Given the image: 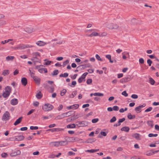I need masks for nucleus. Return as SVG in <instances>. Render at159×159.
Segmentation results:
<instances>
[{
    "label": "nucleus",
    "instance_id": "nucleus-1",
    "mask_svg": "<svg viewBox=\"0 0 159 159\" xmlns=\"http://www.w3.org/2000/svg\"><path fill=\"white\" fill-rule=\"evenodd\" d=\"M33 46L30 44H20L17 46L16 47H11V48L14 49H24L27 48H31Z\"/></svg>",
    "mask_w": 159,
    "mask_h": 159
},
{
    "label": "nucleus",
    "instance_id": "nucleus-2",
    "mask_svg": "<svg viewBox=\"0 0 159 159\" xmlns=\"http://www.w3.org/2000/svg\"><path fill=\"white\" fill-rule=\"evenodd\" d=\"M4 89L5 91L3 92L2 96L4 98H7L11 92V88L10 86H7L5 87Z\"/></svg>",
    "mask_w": 159,
    "mask_h": 159
},
{
    "label": "nucleus",
    "instance_id": "nucleus-3",
    "mask_svg": "<svg viewBox=\"0 0 159 159\" xmlns=\"http://www.w3.org/2000/svg\"><path fill=\"white\" fill-rule=\"evenodd\" d=\"M44 66L43 65H40L36 66H35V69H37L38 71L40 73H46L47 72V69L46 68H43Z\"/></svg>",
    "mask_w": 159,
    "mask_h": 159
},
{
    "label": "nucleus",
    "instance_id": "nucleus-4",
    "mask_svg": "<svg viewBox=\"0 0 159 159\" xmlns=\"http://www.w3.org/2000/svg\"><path fill=\"white\" fill-rule=\"evenodd\" d=\"M53 108L52 105L50 104H45L42 107L43 109L45 111H49L52 110Z\"/></svg>",
    "mask_w": 159,
    "mask_h": 159
},
{
    "label": "nucleus",
    "instance_id": "nucleus-5",
    "mask_svg": "<svg viewBox=\"0 0 159 159\" xmlns=\"http://www.w3.org/2000/svg\"><path fill=\"white\" fill-rule=\"evenodd\" d=\"M10 117V114L8 111H6L3 115L2 120L6 121L9 120Z\"/></svg>",
    "mask_w": 159,
    "mask_h": 159
},
{
    "label": "nucleus",
    "instance_id": "nucleus-6",
    "mask_svg": "<svg viewBox=\"0 0 159 159\" xmlns=\"http://www.w3.org/2000/svg\"><path fill=\"white\" fill-rule=\"evenodd\" d=\"M36 83L38 85L40 84V79L36 76H33V78Z\"/></svg>",
    "mask_w": 159,
    "mask_h": 159
},
{
    "label": "nucleus",
    "instance_id": "nucleus-7",
    "mask_svg": "<svg viewBox=\"0 0 159 159\" xmlns=\"http://www.w3.org/2000/svg\"><path fill=\"white\" fill-rule=\"evenodd\" d=\"M79 107V104H74L72 105L68 106L67 107V109H76L78 108Z\"/></svg>",
    "mask_w": 159,
    "mask_h": 159
},
{
    "label": "nucleus",
    "instance_id": "nucleus-8",
    "mask_svg": "<svg viewBox=\"0 0 159 159\" xmlns=\"http://www.w3.org/2000/svg\"><path fill=\"white\" fill-rule=\"evenodd\" d=\"M24 30L28 33H31L35 31L34 29L32 28H26L24 29Z\"/></svg>",
    "mask_w": 159,
    "mask_h": 159
},
{
    "label": "nucleus",
    "instance_id": "nucleus-9",
    "mask_svg": "<svg viewBox=\"0 0 159 159\" xmlns=\"http://www.w3.org/2000/svg\"><path fill=\"white\" fill-rule=\"evenodd\" d=\"M21 82L23 85L25 86L27 84V79L26 78H22L21 80Z\"/></svg>",
    "mask_w": 159,
    "mask_h": 159
},
{
    "label": "nucleus",
    "instance_id": "nucleus-10",
    "mask_svg": "<svg viewBox=\"0 0 159 159\" xmlns=\"http://www.w3.org/2000/svg\"><path fill=\"white\" fill-rule=\"evenodd\" d=\"M18 100L16 98H13L11 100V104L12 105H16L18 103Z\"/></svg>",
    "mask_w": 159,
    "mask_h": 159
},
{
    "label": "nucleus",
    "instance_id": "nucleus-11",
    "mask_svg": "<svg viewBox=\"0 0 159 159\" xmlns=\"http://www.w3.org/2000/svg\"><path fill=\"white\" fill-rule=\"evenodd\" d=\"M20 150H18L16 152H14L11 153L10 155L12 157L15 156L17 155L20 154Z\"/></svg>",
    "mask_w": 159,
    "mask_h": 159
},
{
    "label": "nucleus",
    "instance_id": "nucleus-12",
    "mask_svg": "<svg viewBox=\"0 0 159 159\" xmlns=\"http://www.w3.org/2000/svg\"><path fill=\"white\" fill-rule=\"evenodd\" d=\"M49 145L51 147H58L59 146L58 141L51 142L49 143Z\"/></svg>",
    "mask_w": 159,
    "mask_h": 159
},
{
    "label": "nucleus",
    "instance_id": "nucleus-13",
    "mask_svg": "<svg viewBox=\"0 0 159 159\" xmlns=\"http://www.w3.org/2000/svg\"><path fill=\"white\" fill-rule=\"evenodd\" d=\"M65 117H66V116L65 115V114L64 113L57 116L56 117L55 119H61Z\"/></svg>",
    "mask_w": 159,
    "mask_h": 159
},
{
    "label": "nucleus",
    "instance_id": "nucleus-14",
    "mask_svg": "<svg viewBox=\"0 0 159 159\" xmlns=\"http://www.w3.org/2000/svg\"><path fill=\"white\" fill-rule=\"evenodd\" d=\"M25 138L24 136L23 135H20L16 137L15 140L20 141L23 140Z\"/></svg>",
    "mask_w": 159,
    "mask_h": 159
},
{
    "label": "nucleus",
    "instance_id": "nucleus-15",
    "mask_svg": "<svg viewBox=\"0 0 159 159\" xmlns=\"http://www.w3.org/2000/svg\"><path fill=\"white\" fill-rule=\"evenodd\" d=\"M96 139L93 138H91L88 139L86 141V142L87 143H92L95 142Z\"/></svg>",
    "mask_w": 159,
    "mask_h": 159
},
{
    "label": "nucleus",
    "instance_id": "nucleus-16",
    "mask_svg": "<svg viewBox=\"0 0 159 159\" xmlns=\"http://www.w3.org/2000/svg\"><path fill=\"white\" fill-rule=\"evenodd\" d=\"M36 44L39 46H43L46 43L43 41H39L36 43Z\"/></svg>",
    "mask_w": 159,
    "mask_h": 159
},
{
    "label": "nucleus",
    "instance_id": "nucleus-17",
    "mask_svg": "<svg viewBox=\"0 0 159 159\" xmlns=\"http://www.w3.org/2000/svg\"><path fill=\"white\" fill-rule=\"evenodd\" d=\"M23 117L22 116L19 117L18 119L16 121L14 122V125H16L19 124L21 121Z\"/></svg>",
    "mask_w": 159,
    "mask_h": 159
},
{
    "label": "nucleus",
    "instance_id": "nucleus-18",
    "mask_svg": "<svg viewBox=\"0 0 159 159\" xmlns=\"http://www.w3.org/2000/svg\"><path fill=\"white\" fill-rule=\"evenodd\" d=\"M89 124V122L86 120L82 121V125H80V127H85L88 125Z\"/></svg>",
    "mask_w": 159,
    "mask_h": 159
},
{
    "label": "nucleus",
    "instance_id": "nucleus-19",
    "mask_svg": "<svg viewBox=\"0 0 159 159\" xmlns=\"http://www.w3.org/2000/svg\"><path fill=\"white\" fill-rule=\"evenodd\" d=\"M59 143V146H63L67 145L68 143V142L66 141H58Z\"/></svg>",
    "mask_w": 159,
    "mask_h": 159
},
{
    "label": "nucleus",
    "instance_id": "nucleus-20",
    "mask_svg": "<svg viewBox=\"0 0 159 159\" xmlns=\"http://www.w3.org/2000/svg\"><path fill=\"white\" fill-rule=\"evenodd\" d=\"M120 130L122 131H124L126 132H128L129 130V128L128 126H125L122 127Z\"/></svg>",
    "mask_w": 159,
    "mask_h": 159
},
{
    "label": "nucleus",
    "instance_id": "nucleus-21",
    "mask_svg": "<svg viewBox=\"0 0 159 159\" xmlns=\"http://www.w3.org/2000/svg\"><path fill=\"white\" fill-rule=\"evenodd\" d=\"M132 136L135 138L137 140H140V135L139 134L135 133L133 135H132Z\"/></svg>",
    "mask_w": 159,
    "mask_h": 159
},
{
    "label": "nucleus",
    "instance_id": "nucleus-22",
    "mask_svg": "<svg viewBox=\"0 0 159 159\" xmlns=\"http://www.w3.org/2000/svg\"><path fill=\"white\" fill-rule=\"evenodd\" d=\"M63 129L60 128H54L52 129V132H58L63 130Z\"/></svg>",
    "mask_w": 159,
    "mask_h": 159
},
{
    "label": "nucleus",
    "instance_id": "nucleus-23",
    "mask_svg": "<svg viewBox=\"0 0 159 159\" xmlns=\"http://www.w3.org/2000/svg\"><path fill=\"white\" fill-rule=\"evenodd\" d=\"M99 150V149H91V150H87L85 151L86 152H89L90 153H94V152L98 151Z\"/></svg>",
    "mask_w": 159,
    "mask_h": 159
},
{
    "label": "nucleus",
    "instance_id": "nucleus-24",
    "mask_svg": "<svg viewBox=\"0 0 159 159\" xmlns=\"http://www.w3.org/2000/svg\"><path fill=\"white\" fill-rule=\"evenodd\" d=\"M76 127L75 125L74 124H71L67 125L66 127L67 128H74Z\"/></svg>",
    "mask_w": 159,
    "mask_h": 159
},
{
    "label": "nucleus",
    "instance_id": "nucleus-25",
    "mask_svg": "<svg viewBox=\"0 0 159 159\" xmlns=\"http://www.w3.org/2000/svg\"><path fill=\"white\" fill-rule=\"evenodd\" d=\"M127 117L129 119L131 120L135 118V115H132L130 113H129L127 116Z\"/></svg>",
    "mask_w": 159,
    "mask_h": 159
},
{
    "label": "nucleus",
    "instance_id": "nucleus-26",
    "mask_svg": "<svg viewBox=\"0 0 159 159\" xmlns=\"http://www.w3.org/2000/svg\"><path fill=\"white\" fill-rule=\"evenodd\" d=\"M153 121L152 120L148 121L147 124L151 128H153Z\"/></svg>",
    "mask_w": 159,
    "mask_h": 159
},
{
    "label": "nucleus",
    "instance_id": "nucleus-27",
    "mask_svg": "<svg viewBox=\"0 0 159 159\" xmlns=\"http://www.w3.org/2000/svg\"><path fill=\"white\" fill-rule=\"evenodd\" d=\"M152 150H151L149 151H147L146 152V155L148 156H150L153 155V154Z\"/></svg>",
    "mask_w": 159,
    "mask_h": 159
},
{
    "label": "nucleus",
    "instance_id": "nucleus-28",
    "mask_svg": "<svg viewBox=\"0 0 159 159\" xmlns=\"http://www.w3.org/2000/svg\"><path fill=\"white\" fill-rule=\"evenodd\" d=\"M97 36H99V34L95 31L93 32L90 34L89 35V36L90 37Z\"/></svg>",
    "mask_w": 159,
    "mask_h": 159
},
{
    "label": "nucleus",
    "instance_id": "nucleus-29",
    "mask_svg": "<svg viewBox=\"0 0 159 159\" xmlns=\"http://www.w3.org/2000/svg\"><path fill=\"white\" fill-rule=\"evenodd\" d=\"M14 58V56H9L6 57V60L7 61H9L10 60L12 61Z\"/></svg>",
    "mask_w": 159,
    "mask_h": 159
},
{
    "label": "nucleus",
    "instance_id": "nucleus-30",
    "mask_svg": "<svg viewBox=\"0 0 159 159\" xmlns=\"http://www.w3.org/2000/svg\"><path fill=\"white\" fill-rule=\"evenodd\" d=\"M73 112L74 113V112L73 111H71L66 113H64L65 114L66 117L70 116L71 115L72 113Z\"/></svg>",
    "mask_w": 159,
    "mask_h": 159
},
{
    "label": "nucleus",
    "instance_id": "nucleus-31",
    "mask_svg": "<svg viewBox=\"0 0 159 159\" xmlns=\"http://www.w3.org/2000/svg\"><path fill=\"white\" fill-rule=\"evenodd\" d=\"M79 117V115H74L72 116H71V120H76V119H77V118H78Z\"/></svg>",
    "mask_w": 159,
    "mask_h": 159
},
{
    "label": "nucleus",
    "instance_id": "nucleus-32",
    "mask_svg": "<svg viewBox=\"0 0 159 159\" xmlns=\"http://www.w3.org/2000/svg\"><path fill=\"white\" fill-rule=\"evenodd\" d=\"M77 94V91H75L73 92L72 94L69 96V97L73 98Z\"/></svg>",
    "mask_w": 159,
    "mask_h": 159
},
{
    "label": "nucleus",
    "instance_id": "nucleus-33",
    "mask_svg": "<svg viewBox=\"0 0 159 159\" xmlns=\"http://www.w3.org/2000/svg\"><path fill=\"white\" fill-rule=\"evenodd\" d=\"M85 68V67L84 65H81L76 68L77 69H78L79 70H82L84 69Z\"/></svg>",
    "mask_w": 159,
    "mask_h": 159
},
{
    "label": "nucleus",
    "instance_id": "nucleus-34",
    "mask_svg": "<svg viewBox=\"0 0 159 159\" xmlns=\"http://www.w3.org/2000/svg\"><path fill=\"white\" fill-rule=\"evenodd\" d=\"M68 76V74L67 73H65L64 74H61L59 75L60 77H67Z\"/></svg>",
    "mask_w": 159,
    "mask_h": 159
},
{
    "label": "nucleus",
    "instance_id": "nucleus-35",
    "mask_svg": "<svg viewBox=\"0 0 159 159\" xmlns=\"http://www.w3.org/2000/svg\"><path fill=\"white\" fill-rule=\"evenodd\" d=\"M149 82L151 84L153 85L155 83V81L152 78H149Z\"/></svg>",
    "mask_w": 159,
    "mask_h": 159
},
{
    "label": "nucleus",
    "instance_id": "nucleus-36",
    "mask_svg": "<svg viewBox=\"0 0 159 159\" xmlns=\"http://www.w3.org/2000/svg\"><path fill=\"white\" fill-rule=\"evenodd\" d=\"M42 95H41V93L40 92H39L36 95V97L38 99H40L42 97Z\"/></svg>",
    "mask_w": 159,
    "mask_h": 159
},
{
    "label": "nucleus",
    "instance_id": "nucleus-37",
    "mask_svg": "<svg viewBox=\"0 0 159 159\" xmlns=\"http://www.w3.org/2000/svg\"><path fill=\"white\" fill-rule=\"evenodd\" d=\"M59 71L58 70H55L53 71V73H52V75L53 76L57 75Z\"/></svg>",
    "mask_w": 159,
    "mask_h": 159
},
{
    "label": "nucleus",
    "instance_id": "nucleus-38",
    "mask_svg": "<svg viewBox=\"0 0 159 159\" xmlns=\"http://www.w3.org/2000/svg\"><path fill=\"white\" fill-rule=\"evenodd\" d=\"M104 95L103 93H94V96H103Z\"/></svg>",
    "mask_w": 159,
    "mask_h": 159
},
{
    "label": "nucleus",
    "instance_id": "nucleus-39",
    "mask_svg": "<svg viewBox=\"0 0 159 159\" xmlns=\"http://www.w3.org/2000/svg\"><path fill=\"white\" fill-rule=\"evenodd\" d=\"M33 55V56H35V57H34V58H37V56H40V54L38 52H33L32 53Z\"/></svg>",
    "mask_w": 159,
    "mask_h": 159
},
{
    "label": "nucleus",
    "instance_id": "nucleus-40",
    "mask_svg": "<svg viewBox=\"0 0 159 159\" xmlns=\"http://www.w3.org/2000/svg\"><path fill=\"white\" fill-rule=\"evenodd\" d=\"M9 74L8 70H5L3 71L2 73V75L4 76L8 75Z\"/></svg>",
    "mask_w": 159,
    "mask_h": 159
},
{
    "label": "nucleus",
    "instance_id": "nucleus-41",
    "mask_svg": "<svg viewBox=\"0 0 159 159\" xmlns=\"http://www.w3.org/2000/svg\"><path fill=\"white\" fill-rule=\"evenodd\" d=\"M135 111L137 113H140L141 112V108L139 107V106L135 108Z\"/></svg>",
    "mask_w": 159,
    "mask_h": 159
},
{
    "label": "nucleus",
    "instance_id": "nucleus-42",
    "mask_svg": "<svg viewBox=\"0 0 159 159\" xmlns=\"http://www.w3.org/2000/svg\"><path fill=\"white\" fill-rule=\"evenodd\" d=\"M12 40H13L12 39H9L7 40H6L4 41H2L1 42V43L2 44H4L5 43L9 42L10 41H12Z\"/></svg>",
    "mask_w": 159,
    "mask_h": 159
},
{
    "label": "nucleus",
    "instance_id": "nucleus-43",
    "mask_svg": "<svg viewBox=\"0 0 159 159\" xmlns=\"http://www.w3.org/2000/svg\"><path fill=\"white\" fill-rule=\"evenodd\" d=\"M137 20L135 18H133L131 20V22L132 24H136L137 23Z\"/></svg>",
    "mask_w": 159,
    "mask_h": 159
},
{
    "label": "nucleus",
    "instance_id": "nucleus-44",
    "mask_svg": "<svg viewBox=\"0 0 159 159\" xmlns=\"http://www.w3.org/2000/svg\"><path fill=\"white\" fill-rule=\"evenodd\" d=\"M6 24V21L5 20H0V26Z\"/></svg>",
    "mask_w": 159,
    "mask_h": 159
},
{
    "label": "nucleus",
    "instance_id": "nucleus-45",
    "mask_svg": "<svg viewBox=\"0 0 159 159\" xmlns=\"http://www.w3.org/2000/svg\"><path fill=\"white\" fill-rule=\"evenodd\" d=\"M116 118L115 116H113L110 120V122L113 123L116 120Z\"/></svg>",
    "mask_w": 159,
    "mask_h": 159
},
{
    "label": "nucleus",
    "instance_id": "nucleus-46",
    "mask_svg": "<svg viewBox=\"0 0 159 159\" xmlns=\"http://www.w3.org/2000/svg\"><path fill=\"white\" fill-rule=\"evenodd\" d=\"M66 92V90L65 89H63L61 92V96H63Z\"/></svg>",
    "mask_w": 159,
    "mask_h": 159
},
{
    "label": "nucleus",
    "instance_id": "nucleus-47",
    "mask_svg": "<svg viewBox=\"0 0 159 159\" xmlns=\"http://www.w3.org/2000/svg\"><path fill=\"white\" fill-rule=\"evenodd\" d=\"M158 135V134H152V133H151V134H149L148 135V136L149 137H157V136Z\"/></svg>",
    "mask_w": 159,
    "mask_h": 159
},
{
    "label": "nucleus",
    "instance_id": "nucleus-48",
    "mask_svg": "<svg viewBox=\"0 0 159 159\" xmlns=\"http://www.w3.org/2000/svg\"><path fill=\"white\" fill-rule=\"evenodd\" d=\"M69 60H66L65 61H64L63 63V65H62L63 67H64L65 66H66L67 64L69 63Z\"/></svg>",
    "mask_w": 159,
    "mask_h": 159
},
{
    "label": "nucleus",
    "instance_id": "nucleus-49",
    "mask_svg": "<svg viewBox=\"0 0 159 159\" xmlns=\"http://www.w3.org/2000/svg\"><path fill=\"white\" fill-rule=\"evenodd\" d=\"M112 24L113 23H111L107 24V27L110 29H113Z\"/></svg>",
    "mask_w": 159,
    "mask_h": 159
},
{
    "label": "nucleus",
    "instance_id": "nucleus-50",
    "mask_svg": "<svg viewBox=\"0 0 159 159\" xmlns=\"http://www.w3.org/2000/svg\"><path fill=\"white\" fill-rule=\"evenodd\" d=\"M112 27L113 29H116L118 28L119 26L117 24L113 23Z\"/></svg>",
    "mask_w": 159,
    "mask_h": 159
},
{
    "label": "nucleus",
    "instance_id": "nucleus-51",
    "mask_svg": "<svg viewBox=\"0 0 159 159\" xmlns=\"http://www.w3.org/2000/svg\"><path fill=\"white\" fill-rule=\"evenodd\" d=\"M95 57L96 58L98 61H102V60L101 59V58H100V57L98 55V54H96L95 55Z\"/></svg>",
    "mask_w": 159,
    "mask_h": 159
},
{
    "label": "nucleus",
    "instance_id": "nucleus-52",
    "mask_svg": "<svg viewBox=\"0 0 159 159\" xmlns=\"http://www.w3.org/2000/svg\"><path fill=\"white\" fill-rule=\"evenodd\" d=\"M99 120L98 118L93 119L92 120V122L93 123H95L97 122Z\"/></svg>",
    "mask_w": 159,
    "mask_h": 159
},
{
    "label": "nucleus",
    "instance_id": "nucleus-53",
    "mask_svg": "<svg viewBox=\"0 0 159 159\" xmlns=\"http://www.w3.org/2000/svg\"><path fill=\"white\" fill-rule=\"evenodd\" d=\"M30 129L31 130H37L38 129V126H31L30 127Z\"/></svg>",
    "mask_w": 159,
    "mask_h": 159
},
{
    "label": "nucleus",
    "instance_id": "nucleus-54",
    "mask_svg": "<svg viewBox=\"0 0 159 159\" xmlns=\"http://www.w3.org/2000/svg\"><path fill=\"white\" fill-rule=\"evenodd\" d=\"M8 156L6 152H4L2 154L1 156L3 158H6Z\"/></svg>",
    "mask_w": 159,
    "mask_h": 159
},
{
    "label": "nucleus",
    "instance_id": "nucleus-55",
    "mask_svg": "<svg viewBox=\"0 0 159 159\" xmlns=\"http://www.w3.org/2000/svg\"><path fill=\"white\" fill-rule=\"evenodd\" d=\"M148 56L150 58H151V59L153 58H156V60H157V61H159L158 59H157V58L154 55H148Z\"/></svg>",
    "mask_w": 159,
    "mask_h": 159
},
{
    "label": "nucleus",
    "instance_id": "nucleus-56",
    "mask_svg": "<svg viewBox=\"0 0 159 159\" xmlns=\"http://www.w3.org/2000/svg\"><path fill=\"white\" fill-rule=\"evenodd\" d=\"M92 82V80L91 79H89L87 80L86 83L87 84H89Z\"/></svg>",
    "mask_w": 159,
    "mask_h": 159
},
{
    "label": "nucleus",
    "instance_id": "nucleus-57",
    "mask_svg": "<svg viewBox=\"0 0 159 159\" xmlns=\"http://www.w3.org/2000/svg\"><path fill=\"white\" fill-rule=\"evenodd\" d=\"M44 61H46L45 64H44V65H48L50 64L51 63V61H47V59H45L44 60Z\"/></svg>",
    "mask_w": 159,
    "mask_h": 159
},
{
    "label": "nucleus",
    "instance_id": "nucleus-58",
    "mask_svg": "<svg viewBox=\"0 0 159 159\" xmlns=\"http://www.w3.org/2000/svg\"><path fill=\"white\" fill-rule=\"evenodd\" d=\"M147 62L149 66H151L152 63V61L150 59H148L147 61Z\"/></svg>",
    "mask_w": 159,
    "mask_h": 159
},
{
    "label": "nucleus",
    "instance_id": "nucleus-59",
    "mask_svg": "<svg viewBox=\"0 0 159 159\" xmlns=\"http://www.w3.org/2000/svg\"><path fill=\"white\" fill-rule=\"evenodd\" d=\"M76 84V82L75 81H73L72 82L70 86L71 87H74L75 86Z\"/></svg>",
    "mask_w": 159,
    "mask_h": 159
},
{
    "label": "nucleus",
    "instance_id": "nucleus-60",
    "mask_svg": "<svg viewBox=\"0 0 159 159\" xmlns=\"http://www.w3.org/2000/svg\"><path fill=\"white\" fill-rule=\"evenodd\" d=\"M112 108L113 110L115 111H118L119 109V107L117 106H113Z\"/></svg>",
    "mask_w": 159,
    "mask_h": 159
},
{
    "label": "nucleus",
    "instance_id": "nucleus-61",
    "mask_svg": "<svg viewBox=\"0 0 159 159\" xmlns=\"http://www.w3.org/2000/svg\"><path fill=\"white\" fill-rule=\"evenodd\" d=\"M88 74V73L87 72H85L82 75L81 77L82 78V79H84L85 78L86 76Z\"/></svg>",
    "mask_w": 159,
    "mask_h": 159
},
{
    "label": "nucleus",
    "instance_id": "nucleus-62",
    "mask_svg": "<svg viewBox=\"0 0 159 159\" xmlns=\"http://www.w3.org/2000/svg\"><path fill=\"white\" fill-rule=\"evenodd\" d=\"M122 94L123 95H124L125 97H127L128 96V94L126 92V91H124L122 93Z\"/></svg>",
    "mask_w": 159,
    "mask_h": 159
},
{
    "label": "nucleus",
    "instance_id": "nucleus-63",
    "mask_svg": "<svg viewBox=\"0 0 159 159\" xmlns=\"http://www.w3.org/2000/svg\"><path fill=\"white\" fill-rule=\"evenodd\" d=\"M125 120V118H123L122 119H120L119 120L118 122L119 124H120L121 123L123 122Z\"/></svg>",
    "mask_w": 159,
    "mask_h": 159
},
{
    "label": "nucleus",
    "instance_id": "nucleus-64",
    "mask_svg": "<svg viewBox=\"0 0 159 159\" xmlns=\"http://www.w3.org/2000/svg\"><path fill=\"white\" fill-rule=\"evenodd\" d=\"M131 97L133 99H137L138 98V96L136 94H133L131 95Z\"/></svg>",
    "mask_w": 159,
    "mask_h": 159
}]
</instances>
